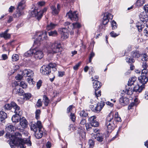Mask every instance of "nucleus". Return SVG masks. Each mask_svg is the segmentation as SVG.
Returning <instances> with one entry per match:
<instances>
[{
    "instance_id": "obj_16",
    "label": "nucleus",
    "mask_w": 148,
    "mask_h": 148,
    "mask_svg": "<svg viewBox=\"0 0 148 148\" xmlns=\"http://www.w3.org/2000/svg\"><path fill=\"white\" fill-rule=\"evenodd\" d=\"M34 74L32 70L25 69L23 71L22 74L24 77H29L33 76Z\"/></svg>"
},
{
    "instance_id": "obj_11",
    "label": "nucleus",
    "mask_w": 148,
    "mask_h": 148,
    "mask_svg": "<svg viewBox=\"0 0 148 148\" xmlns=\"http://www.w3.org/2000/svg\"><path fill=\"white\" fill-rule=\"evenodd\" d=\"M59 32L61 34V38L63 39L67 38L69 36L68 30L67 27L60 28L58 29Z\"/></svg>"
},
{
    "instance_id": "obj_36",
    "label": "nucleus",
    "mask_w": 148,
    "mask_h": 148,
    "mask_svg": "<svg viewBox=\"0 0 148 148\" xmlns=\"http://www.w3.org/2000/svg\"><path fill=\"white\" fill-rule=\"evenodd\" d=\"M43 103L46 106H48L49 102V100L47 96L46 95H44L43 96Z\"/></svg>"
},
{
    "instance_id": "obj_20",
    "label": "nucleus",
    "mask_w": 148,
    "mask_h": 148,
    "mask_svg": "<svg viewBox=\"0 0 148 148\" xmlns=\"http://www.w3.org/2000/svg\"><path fill=\"white\" fill-rule=\"evenodd\" d=\"M92 81H94L93 82V86L95 90H99L102 85L101 83L96 80L93 79Z\"/></svg>"
},
{
    "instance_id": "obj_27",
    "label": "nucleus",
    "mask_w": 148,
    "mask_h": 148,
    "mask_svg": "<svg viewBox=\"0 0 148 148\" xmlns=\"http://www.w3.org/2000/svg\"><path fill=\"white\" fill-rule=\"evenodd\" d=\"M132 85L131 86L129 85L128 86V85L127 86H126V91L125 92H126V93L127 95H131L133 92V89H132L133 87L132 86Z\"/></svg>"
},
{
    "instance_id": "obj_26",
    "label": "nucleus",
    "mask_w": 148,
    "mask_h": 148,
    "mask_svg": "<svg viewBox=\"0 0 148 148\" xmlns=\"http://www.w3.org/2000/svg\"><path fill=\"white\" fill-rule=\"evenodd\" d=\"M18 114H15L14 115L12 118V122L15 123L18 122L20 120V116L21 115H18Z\"/></svg>"
},
{
    "instance_id": "obj_61",
    "label": "nucleus",
    "mask_w": 148,
    "mask_h": 148,
    "mask_svg": "<svg viewBox=\"0 0 148 148\" xmlns=\"http://www.w3.org/2000/svg\"><path fill=\"white\" fill-rule=\"evenodd\" d=\"M45 4V2L44 1H39L37 3V4L40 6H44Z\"/></svg>"
},
{
    "instance_id": "obj_47",
    "label": "nucleus",
    "mask_w": 148,
    "mask_h": 148,
    "mask_svg": "<svg viewBox=\"0 0 148 148\" xmlns=\"http://www.w3.org/2000/svg\"><path fill=\"white\" fill-rule=\"evenodd\" d=\"M22 15V12L21 10H18L17 9L16 12L14 14L15 17L18 18Z\"/></svg>"
},
{
    "instance_id": "obj_63",
    "label": "nucleus",
    "mask_w": 148,
    "mask_h": 148,
    "mask_svg": "<svg viewBox=\"0 0 148 148\" xmlns=\"http://www.w3.org/2000/svg\"><path fill=\"white\" fill-rule=\"evenodd\" d=\"M42 82L41 80H39L37 83L36 86L38 89H39L41 86Z\"/></svg>"
},
{
    "instance_id": "obj_49",
    "label": "nucleus",
    "mask_w": 148,
    "mask_h": 148,
    "mask_svg": "<svg viewBox=\"0 0 148 148\" xmlns=\"http://www.w3.org/2000/svg\"><path fill=\"white\" fill-rule=\"evenodd\" d=\"M19 56L17 54H14L12 56V59L14 62L16 61L19 59Z\"/></svg>"
},
{
    "instance_id": "obj_2",
    "label": "nucleus",
    "mask_w": 148,
    "mask_h": 148,
    "mask_svg": "<svg viewBox=\"0 0 148 148\" xmlns=\"http://www.w3.org/2000/svg\"><path fill=\"white\" fill-rule=\"evenodd\" d=\"M105 125L107 127L108 132H112L116 127V122L114 121L112 113H111L108 115L106 119Z\"/></svg>"
},
{
    "instance_id": "obj_64",
    "label": "nucleus",
    "mask_w": 148,
    "mask_h": 148,
    "mask_svg": "<svg viewBox=\"0 0 148 148\" xmlns=\"http://www.w3.org/2000/svg\"><path fill=\"white\" fill-rule=\"evenodd\" d=\"M20 85L23 88H26L27 87V85L23 81L20 82Z\"/></svg>"
},
{
    "instance_id": "obj_56",
    "label": "nucleus",
    "mask_w": 148,
    "mask_h": 148,
    "mask_svg": "<svg viewBox=\"0 0 148 148\" xmlns=\"http://www.w3.org/2000/svg\"><path fill=\"white\" fill-rule=\"evenodd\" d=\"M98 90H95V96L97 98L99 97L101 95V91L100 90H99V91H98Z\"/></svg>"
},
{
    "instance_id": "obj_44",
    "label": "nucleus",
    "mask_w": 148,
    "mask_h": 148,
    "mask_svg": "<svg viewBox=\"0 0 148 148\" xmlns=\"http://www.w3.org/2000/svg\"><path fill=\"white\" fill-rule=\"evenodd\" d=\"M132 45H129L126 48V49L124 51V55L123 56H124L128 53L130 51L132 50Z\"/></svg>"
},
{
    "instance_id": "obj_46",
    "label": "nucleus",
    "mask_w": 148,
    "mask_h": 148,
    "mask_svg": "<svg viewBox=\"0 0 148 148\" xmlns=\"http://www.w3.org/2000/svg\"><path fill=\"white\" fill-rule=\"evenodd\" d=\"M102 109L101 108L99 105V104H97L95 108L93 109V112H98L101 110Z\"/></svg>"
},
{
    "instance_id": "obj_50",
    "label": "nucleus",
    "mask_w": 148,
    "mask_h": 148,
    "mask_svg": "<svg viewBox=\"0 0 148 148\" xmlns=\"http://www.w3.org/2000/svg\"><path fill=\"white\" fill-rule=\"evenodd\" d=\"M42 104V102L40 99H39L36 104V106L37 108H40L41 107Z\"/></svg>"
},
{
    "instance_id": "obj_24",
    "label": "nucleus",
    "mask_w": 148,
    "mask_h": 148,
    "mask_svg": "<svg viewBox=\"0 0 148 148\" xmlns=\"http://www.w3.org/2000/svg\"><path fill=\"white\" fill-rule=\"evenodd\" d=\"M7 118V115L6 113L3 111H0V121L1 122H5V120Z\"/></svg>"
},
{
    "instance_id": "obj_22",
    "label": "nucleus",
    "mask_w": 148,
    "mask_h": 148,
    "mask_svg": "<svg viewBox=\"0 0 148 148\" xmlns=\"http://www.w3.org/2000/svg\"><path fill=\"white\" fill-rule=\"evenodd\" d=\"M104 137V135L102 133H97L95 135V138L99 143L103 140Z\"/></svg>"
},
{
    "instance_id": "obj_48",
    "label": "nucleus",
    "mask_w": 148,
    "mask_h": 148,
    "mask_svg": "<svg viewBox=\"0 0 148 148\" xmlns=\"http://www.w3.org/2000/svg\"><path fill=\"white\" fill-rule=\"evenodd\" d=\"M40 112L41 111L39 109L37 110L35 112V117L37 120L38 119L40 118Z\"/></svg>"
},
{
    "instance_id": "obj_29",
    "label": "nucleus",
    "mask_w": 148,
    "mask_h": 148,
    "mask_svg": "<svg viewBox=\"0 0 148 148\" xmlns=\"http://www.w3.org/2000/svg\"><path fill=\"white\" fill-rule=\"evenodd\" d=\"M10 141V144L11 148H15L16 146V144L14 143V141H16L15 137L14 136L13 138H9Z\"/></svg>"
},
{
    "instance_id": "obj_51",
    "label": "nucleus",
    "mask_w": 148,
    "mask_h": 148,
    "mask_svg": "<svg viewBox=\"0 0 148 148\" xmlns=\"http://www.w3.org/2000/svg\"><path fill=\"white\" fill-rule=\"evenodd\" d=\"M126 62L128 63H134L135 62V60L132 57L130 58L127 57L126 58Z\"/></svg>"
},
{
    "instance_id": "obj_1",
    "label": "nucleus",
    "mask_w": 148,
    "mask_h": 148,
    "mask_svg": "<svg viewBox=\"0 0 148 148\" xmlns=\"http://www.w3.org/2000/svg\"><path fill=\"white\" fill-rule=\"evenodd\" d=\"M14 137L16 140L14 143L16 144L18 148H25L26 144L28 146H31L32 143L29 137L25 139H22L21 134L19 132H16Z\"/></svg>"
},
{
    "instance_id": "obj_35",
    "label": "nucleus",
    "mask_w": 148,
    "mask_h": 148,
    "mask_svg": "<svg viewBox=\"0 0 148 148\" xmlns=\"http://www.w3.org/2000/svg\"><path fill=\"white\" fill-rule=\"evenodd\" d=\"M3 110L5 111L10 110L12 109V106L11 105V102L10 103H7L4 105L3 107Z\"/></svg>"
},
{
    "instance_id": "obj_33",
    "label": "nucleus",
    "mask_w": 148,
    "mask_h": 148,
    "mask_svg": "<svg viewBox=\"0 0 148 148\" xmlns=\"http://www.w3.org/2000/svg\"><path fill=\"white\" fill-rule=\"evenodd\" d=\"M64 25L65 26H67L68 29H67L68 30V31H71L74 28L73 23L72 24L69 22H65Z\"/></svg>"
},
{
    "instance_id": "obj_28",
    "label": "nucleus",
    "mask_w": 148,
    "mask_h": 148,
    "mask_svg": "<svg viewBox=\"0 0 148 148\" xmlns=\"http://www.w3.org/2000/svg\"><path fill=\"white\" fill-rule=\"evenodd\" d=\"M51 10V13L53 15L58 14L59 12V10H57L55 5H52L50 7Z\"/></svg>"
},
{
    "instance_id": "obj_59",
    "label": "nucleus",
    "mask_w": 148,
    "mask_h": 148,
    "mask_svg": "<svg viewBox=\"0 0 148 148\" xmlns=\"http://www.w3.org/2000/svg\"><path fill=\"white\" fill-rule=\"evenodd\" d=\"M81 64V62H79L76 64L75 66L73 67V69L74 70L76 71L78 70L79 67L80 66Z\"/></svg>"
},
{
    "instance_id": "obj_4",
    "label": "nucleus",
    "mask_w": 148,
    "mask_h": 148,
    "mask_svg": "<svg viewBox=\"0 0 148 148\" xmlns=\"http://www.w3.org/2000/svg\"><path fill=\"white\" fill-rule=\"evenodd\" d=\"M61 45L60 42L58 41H55L51 44L50 46V52L52 54L58 53L61 51Z\"/></svg>"
},
{
    "instance_id": "obj_12",
    "label": "nucleus",
    "mask_w": 148,
    "mask_h": 148,
    "mask_svg": "<svg viewBox=\"0 0 148 148\" xmlns=\"http://www.w3.org/2000/svg\"><path fill=\"white\" fill-rule=\"evenodd\" d=\"M147 75V73L145 74L141 73V75L138 77V80L139 82L142 84V85H145L148 81Z\"/></svg>"
},
{
    "instance_id": "obj_41",
    "label": "nucleus",
    "mask_w": 148,
    "mask_h": 148,
    "mask_svg": "<svg viewBox=\"0 0 148 148\" xmlns=\"http://www.w3.org/2000/svg\"><path fill=\"white\" fill-rule=\"evenodd\" d=\"M136 77H133L130 79L128 81V83L127 84V85H128V86H129L130 85L131 86L132 85H133L135 81L136 80Z\"/></svg>"
},
{
    "instance_id": "obj_6",
    "label": "nucleus",
    "mask_w": 148,
    "mask_h": 148,
    "mask_svg": "<svg viewBox=\"0 0 148 148\" xmlns=\"http://www.w3.org/2000/svg\"><path fill=\"white\" fill-rule=\"evenodd\" d=\"M47 9V7H45L39 12L36 10H34L31 12V14L33 16L36 17L38 21H39L42 18L43 14L46 12Z\"/></svg>"
},
{
    "instance_id": "obj_30",
    "label": "nucleus",
    "mask_w": 148,
    "mask_h": 148,
    "mask_svg": "<svg viewBox=\"0 0 148 148\" xmlns=\"http://www.w3.org/2000/svg\"><path fill=\"white\" fill-rule=\"evenodd\" d=\"M148 65L145 62H143L142 66L143 69H142L141 73H144L145 74L147 73L148 71L147 70Z\"/></svg>"
},
{
    "instance_id": "obj_14",
    "label": "nucleus",
    "mask_w": 148,
    "mask_h": 148,
    "mask_svg": "<svg viewBox=\"0 0 148 148\" xmlns=\"http://www.w3.org/2000/svg\"><path fill=\"white\" fill-rule=\"evenodd\" d=\"M34 57L36 59L40 60L43 58L44 54L41 51L38 50L37 48L34 49Z\"/></svg>"
},
{
    "instance_id": "obj_52",
    "label": "nucleus",
    "mask_w": 148,
    "mask_h": 148,
    "mask_svg": "<svg viewBox=\"0 0 148 148\" xmlns=\"http://www.w3.org/2000/svg\"><path fill=\"white\" fill-rule=\"evenodd\" d=\"M74 28H80L81 26V24L78 22H75L73 23Z\"/></svg>"
},
{
    "instance_id": "obj_17",
    "label": "nucleus",
    "mask_w": 148,
    "mask_h": 148,
    "mask_svg": "<svg viewBox=\"0 0 148 148\" xmlns=\"http://www.w3.org/2000/svg\"><path fill=\"white\" fill-rule=\"evenodd\" d=\"M19 121L20 125L22 128H25L27 127L28 122L26 119L24 117H22V118H20Z\"/></svg>"
},
{
    "instance_id": "obj_8",
    "label": "nucleus",
    "mask_w": 148,
    "mask_h": 148,
    "mask_svg": "<svg viewBox=\"0 0 148 148\" xmlns=\"http://www.w3.org/2000/svg\"><path fill=\"white\" fill-rule=\"evenodd\" d=\"M66 16L72 21H77L78 19V14L77 11L72 12L70 10L67 13Z\"/></svg>"
},
{
    "instance_id": "obj_37",
    "label": "nucleus",
    "mask_w": 148,
    "mask_h": 148,
    "mask_svg": "<svg viewBox=\"0 0 148 148\" xmlns=\"http://www.w3.org/2000/svg\"><path fill=\"white\" fill-rule=\"evenodd\" d=\"M30 129L32 131H33L34 132H36L38 130V127L35 123L34 122H31L30 125Z\"/></svg>"
},
{
    "instance_id": "obj_10",
    "label": "nucleus",
    "mask_w": 148,
    "mask_h": 148,
    "mask_svg": "<svg viewBox=\"0 0 148 148\" xmlns=\"http://www.w3.org/2000/svg\"><path fill=\"white\" fill-rule=\"evenodd\" d=\"M108 12H105L104 13V15L102 21L103 24H101L99 25V28L97 30V31L100 32L101 31L102 29H105L104 25H106L109 22V19L108 17Z\"/></svg>"
},
{
    "instance_id": "obj_55",
    "label": "nucleus",
    "mask_w": 148,
    "mask_h": 148,
    "mask_svg": "<svg viewBox=\"0 0 148 148\" xmlns=\"http://www.w3.org/2000/svg\"><path fill=\"white\" fill-rule=\"evenodd\" d=\"M35 125H36L38 129H41L42 128V125L40 121H37L36 123H35Z\"/></svg>"
},
{
    "instance_id": "obj_57",
    "label": "nucleus",
    "mask_w": 148,
    "mask_h": 148,
    "mask_svg": "<svg viewBox=\"0 0 148 148\" xmlns=\"http://www.w3.org/2000/svg\"><path fill=\"white\" fill-rule=\"evenodd\" d=\"M95 54L93 52H92L90 54L89 59V62L90 63L91 62L92 58L95 56Z\"/></svg>"
},
{
    "instance_id": "obj_18",
    "label": "nucleus",
    "mask_w": 148,
    "mask_h": 148,
    "mask_svg": "<svg viewBox=\"0 0 148 148\" xmlns=\"http://www.w3.org/2000/svg\"><path fill=\"white\" fill-rule=\"evenodd\" d=\"M139 18L141 22L148 21V16L145 12H141L139 15Z\"/></svg>"
},
{
    "instance_id": "obj_15",
    "label": "nucleus",
    "mask_w": 148,
    "mask_h": 148,
    "mask_svg": "<svg viewBox=\"0 0 148 148\" xmlns=\"http://www.w3.org/2000/svg\"><path fill=\"white\" fill-rule=\"evenodd\" d=\"M96 118L95 116H93L88 119L90 124L92 127H97L99 125V123L96 121Z\"/></svg>"
},
{
    "instance_id": "obj_21",
    "label": "nucleus",
    "mask_w": 148,
    "mask_h": 148,
    "mask_svg": "<svg viewBox=\"0 0 148 148\" xmlns=\"http://www.w3.org/2000/svg\"><path fill=\"white\" fill-rule=\"evenodd\" d=\"M145 85H142L140 86L139 85L137 84L135 86H134L133 88V91L134 92L140 93L142 91V90L145 88Z\"/></svg>"
},
{
    "instance_id": "obj_42",
    "label": "nucleus",
    "mask_w": 148,
    "mask_h": 148,
    "mask_svg": "<svg viewBox=\"0 0 148 148\" xmlns=\"http://www.w3.org/2000/svg\"><path fill=\"white\" fill-rule=\"evenodd\" d=\"M146 0H138L135 3V5L137 6H140L144 4Z\"/></svg>"
},
{
    "instance_id": "obj_43",
    "label": "nucleus",
    "mask_w": 148,
    "mask_h": 148,
    "mask_svg": "<svg viewBox=\"0 0 148 148\" xmlns=\"http://www.w3.org/2000/svg\"><path fill=\"white\" fill-rule=\"evenodd\" d=\"M48 33L49 36H56L58 35V32L56 30L50 31Z\"/></svg>"
},
{
    "instance_id": "obj_13",
    "label": "nucleus",
    "mask_w": 148,
    "mask_h": 148,
    "mask_svg": "<svg viewBox=\"0 0 148 148\" xmlns=\"http://www.w3.org/2000/svg\"><path fill=\"white\" fill-rule=\"evenodd\" d=\"M12 108L14 109V112L15 114H18V115H21L22 113L21 111L20 108L15 102H11Z\"/></svg>"
},
{
    "instance_id": "obj_34",
    "label": "nucleus",
    "mask_w": 148,
    "mask_h": 148,
    "mask_svg": "<svg viewBox=\"0 0 148 148\" xmlns=\"http://www.w3.org/2000/svg\"><path fill=\"white\" fill-rule=\"evenodd\" d=\"M34 49H30L29 50L25 52L24 56L26 57H28L34 55Z\"/></svg>"
},
{
    "instance_id": "obj_3",
    "label": "nucleus",
    "mask_w": 148,
    "mask_h": 148,
    "mask_svg": "<svg viewBox=\"0 0 148 148\" xmlns=\"http://www.w3.org/2000/svg\"><path fill=\"white\" fill-rule=\"evenodd\" d=\"M56 64L54 63H51L46 65H44L40 69L41 73L44 75H48L51 73V69L53 71L57 70Z\"/></svg>"
},
{
    "instance_id": "obj_60",
    "label": "nucleus",
    "mask_w": 148,
    "mask_h": 148,
    "mask_svg": "<svg viewBox=\"0 0 148 148\" xmlns=\"http://www.w3.org/2000/svg\"><path fill=\"white\" fill-rule=\"evenodd\" d=\"M85 127L86 129V130L87 131H89L90 129L91 128L92 126L90 123H86L85 124Z\"/></svg>"
},
{
    "instance_id": "obj_38",
    "label": "nucleus",
    "mask_w": 148,
    "mask_h": 148,
    "mask_svg": "<svg viewBox=\"0 0 148 148\" xmlns=\"http://www.w3.org/2000/svg\"><path fill=\"white\" fill-rule=\"evenodd\" d=\"M114 119V121L116 122H116H121V118L119 116L118 113L117 112H115Z\"/></svg>"
},
{
    "instance_id": "obj_7",
    "label": "nucleus",
    "mask_w": 148,
    "mask_h": 148,
    "mask_svg": "<svg viewBox=\"0 0 148 148\" xmlns=\"http://www.w3.org/2000/svg\"><path fill=\"white\" fill-rule=\"evenodd\" d=\"M6 130L7 133L5 135L6 137L7 138H13L15 136V133H14V132L15 130V127L13 125H9L6 127L5 128Z\"/></svg>"
},
{
    "instance_id": "obj_54",
    "label": "nucleus",
    "mask_w": 148,
    "mask_h": 148,
    "mask_svg": "<svg viewBox=\"0 0 148 148\" xmlns=\"http://www.w3.org/2000/svg\"><path fill=\"white\" fill-rule=\"evenodd\" d=\"M111 26L113 29H116L117 27L116 22L114 20L111 23Z\"/></svg>"
},
{
    "instance_id": "obj_31",
    "label": "nucleus",
    "mask_w": 148,
    "mask_h": 148,
    "mask_svg": "<svg viewBox=\"0 0 148 148\" xmlns=\"http://www.w3.org/2000/svg\"><path fill=\"white\" fill-rule=\"evenodd\" d=\"M145 23L143 22L137 23L136 25V27L138 29V30L139 32H141L143 29L145 27Z\"/></svg>"
},
{
    "instance_id": "obj_25",
    "label": "nucleus",
    "mask_w": 148,
    "mask_h": 148,
    "mask_svg": "<svg viewBox=\"0 0 148 148\" xmlns=\"http://www.w3.org/2000/svg\"><path fill=\"white\" fill-rule=\"evenodd\" d=\"M34 135L35 136L37 139H39L42 137L43 135V132L41 131V129H38V131H36L34 132Z\"/></svg>"
},
{
    "instance_id": "obj_32",
    "label": "nucleus",
    "mask_w": 148,
    "mask_h": 148,
    "mask_svg": "<svg viewBox=\"0 0 148 148\" xmlns=\"http://www.w3.org/2000/svg\"><path fill=\"white\" fill-rule=\"evenodd\" d=\"M79 114L81 117L85 118L88 117V113L87 112V110H83L80 112Z\"/></svg>"
},
{
    "instance_id": "obj_62",
    "label": "nucleus",
    "mask_w": 148,
    "mask_h": 148,
    "mask_svg": "<svg viewBox=\"0 0 148 148\" xmlns=\"http://www.w3.org/2000/svg\"><path fill=\"white\" fill-rule=\"evenodd\" d=\"M142 60L144 61H147V55L146 53H144L142 56Z\"/></svg>"
},
{
    "instance_id": "obj_23",
    "label": "nucleus",
    "mask_w": 148,
    "mask_h": 148,
    "mask_svg": "<svg viewBox=\"0 0 148 148\" xmlns=\"http://www.w3.org/2000/svg\"><path fill=\"white\" fill-rule=\"evenodd\" d=\"M130 55L132 58H138L140 56L141 53L138 50H135L132 51Z\"/></svg>"
},
{
    "instance_id": "obj_19",
    "label": "nucleus",
    "mask_w": 148,
    "mask_h": 148,
    "mask_svg": "<svg viewBox=\"0 0 148 148\" xmlns=\"http://www.w3.org/2000/svg\"><path fill=\"white\" fill-rule=\"evenodd\" d=\"M9 31V29H7L4 32L0 33V37L3 38L5 40L10 39L11 37V34L8 33Z\"/></svg>"
},
{
    "instance_id": "obj_45",
    "label": "nucleus",
    "mask_w": 148,
    "mask_h": 148,
    "mask_svg": "<svg viewBox=\"0 0 148 148\" xmlns=\"http://www.w3.org/2000/svg\"><path fill=\"white\" fill-rule=\"evenodd\" d=\"M95 141L92 139H90L88 140V144L89 148H93L95 145Z\"/></svg>"
},
{
    "instance_id": "obj_53",
    "label": "nucleus",
    "mask_w": 148,
    "mask_h": 148,
    "mask_svg": "<svg viewBox=\"0 0 148 148\" xmlns=\"http://www.w3.org/2000/svg\"><path fill=\"white\" fill-rule=\"evenodd\" d=\"M31 94L29 93H25L23 96V97L24 99L26 100L29 99L30 98L31 96Z\"/></svg>"
},
{
    "instance_id": "obj_40",
    "label": "nucleus",
    "mask_w": 148,
    "mask_h": 148,
    "mask_svg": "<svg viewBox=\"0 0 148 148\" xmlns=\"http://www.w3.org/2000/svg\"><path fill=\"white\" fill-rule=\"evenodd\" d=\"M57 25L51 23L47 25L46 27V29L47 30L53 29L55 28Z\"/></svg>"
},
{
    "instance_id": "obj_39",
    "label": "nucleus",
    "mask_w": 148,
    "mask_h": 148,
    "mask_svg": "<svg viewBox=\"0 0 148 148\" xmlns=\"http://www.w3.org/2000/svg\"><path fill=\"white\" fill-rule=\"evenodd\" d=\"M25 2L24 1H21L18 3L17 7L18 10H22L24 8Z\"/></svg>"
},
{
    "instance_id": "obj_5",
    "label": "nucleus",
    "mask_w": 148,
    "mask_h": 148,
    "mask_svg": "<svg viewBox=\"0 0 148 148\" xmlns=\"http://www.w3.org/2000/svg\"><path fill=\"white\" fill-rule=\"evenodd\" d=\"M36 40L34 41V44L40 43V42L47 38V34L46 32H36L35 34Z\"/></svg>"
},
{
    "instance_id": "obj_58",
    "label": "nucleus",
    "mask_w": 148,
    "mask_h": 148,
    "mask_svg": "<svg viewBox=\"0 0 148 148\" xmlns=\"http://www.w3.org/2000/svg\"><path fill=\"white\" fill-rule=\"evenodd\" d=\"M70 117L72 121H73V122H75V120L76 117L74 114H73L72 113H71L70 115Z\"/></svg>"
},
{
    "instance_id": "obj_9",
    "label": "nucleus",
    "mask_w": 148,
    "mask_h": 148,
    "mask_svg": "<svg viewBox=\"0 0 148 148\" xmlns=\"http://www.w3.org/2000/svg\"><path fill=\"white\" fill-rule=\"evenodd\" d=\"M119 104L121 106L116 105V108L118 109H120L122 106H124L127 105L129 102L128 98L124 96H122L119 99Z\"/></svg>"
}]
</instances>
